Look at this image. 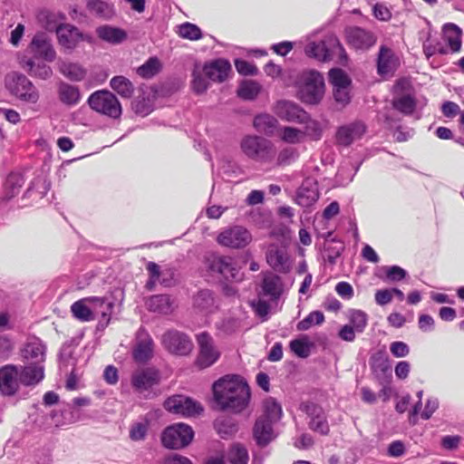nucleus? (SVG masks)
I'll return each instance as SVG.
<instances>
[{
	"label": "nucleus",
	"mask_w": 464,
	"mask_h": 464,
	"mask_svg": "<svg viewBox=\"0 0 464 464\" xmlns=\"http://www.w3.org/2000/svg\"><path fill=\"white\" fill-rule=\"evenodd\" d=\"M214 400L222 411L240 412L248 405L250 389L238 375H225L213 383Z\"/></svg>",
	"instance_id": "1"
},
{
	"label": "nucleus",
	"mask_w": 464,
	"mask_h": 464,
	"mask_svg": "<svg viewBox=\"0 0 464 464\" xmlns=\"http://www.w3.org/2000/svg\"><path fill=\"white\" fill-rule=\"evenodd\" d=\"M240 150L247 159L268 167L274 153V142L263 136L248 134L241 139Z\"/></svg>",
	"instance_id": "2"
},
{
	"label": "nucleus",
	"mask_w": 464,
	"mask_h": 464,
	"mask_svg": "<svg viewBox=\"0 0 464 464\" xmlns=\"http://www.w3.org/2000/svg\"><path fill=\"white\" fill-rule=\"evenodd\" d=\"M5 85L11 95L21 102L36 104L40 92L34 83L24 74L13 72L5 77Z\"/></svg>",
	"instance_id": "3"
},
{
	"label": "nucleus",
	"mask_w": 464,
	"mask_h": 464,
	"mask_svg": "<svg viewBox=\"0 0 464 464\" xmlns=\"http://www.w3.org/2000/svg\"><path fill=\"white\" fill-rule=\"evenodd\" d=\"M302 85L299 95L302 102L308 104H317L324 92L323 75L314 70L304 72L301 77Z\"/></svg>",
	"instance_id": "4"
},
{
	"label": "nucleus",
	"mask_w": 464,
	"mask_h": 464,
	"mask_svg": "<svg viewBox=\"0 0 464 464\" xmlns=\"http://www.w3.org/2000/svg\"><path fill=\"white\" fill-rule=\"evenodd\" d=\"M88 104L95 111L117 119L121 115V106L117 97L109 91H97L91 94Z\"/></svg>",
	"instance_id": "5"
},
{
	"label": "nucleus",
	"mask_w": 464,
	"mask_h": 464,
	"mask_svg": "<svg viewBox=\"0 0 464 464\" xmlns=\"http://www.w3.org/2000/svg\"><path fill=\"white\" fill-rule=\"evenodd\" d=\"M194 438L192 428L184 423H176L167 427L161 435V441L168 449H182L190 444Z\"/></svg>",
	"instance_id": "6"
},
{
	"label": "nucleus",
	"mask_w": 464,
	"mask_h": 464,
	"mask_svg": "<svg viewBox=\"0 0 464 464\" xmlns=\"http://www.w3.org/2000/svg\"><path fill=\"white\" fill-rule=\"evenodd\" d=\"M208 269L226 280L240 281L242 275L235 259L229 256L211 255L206 259Z\"/></svg>",
	"instance_id": "7"
},
{
	"label": "nucleus",
	"mask_w": 464,
	"mask_h": 464,
	"mask_svg": "<svg viewBox=\"0 0 464 464\" xmlns=\"http://www.w3.org/2000/svg\"><path fill=\"white\" fill-rule=\"evenodd\" d=\"M42 14L47 19L46 28L48 30L55 29L59 44L69 51L75 49L79 44L80 30L70 24H52L51 21L55 15L50 12Z\"/></svg>",
	"instance_id": "8"
},
{
	"label": "nucleus",
	"mask_w": 464,
	"mask_h": 464,
	"mask_svg": "<svg viewBox=\"0 0 464 464\" xmlns=\"http://www.w3.org/2000/svg\"><path fill=\"white\" fill-rule=\"evenodd\" d=\"M199 353L197 364L204 369L213 365L220 357V353L215 346L214 340L209 334L202 332L197 335Z\"/></svg>",
	"instance_id": "9"
},
{
	"label": "nucleus",
	"mask_w": 464,
	"mask_h": 464,
	"mask_svg": "<svg viewBox=\"0 0 464 464\" xmlns=\"http://www.w3.org/2000/svg\"><path fill=\"white\" fill-rule=\"evenodd\" d=\"M252 240L251 233L242 226H233L224 229L217 237L219 245L231 248H243Z\"/></svg>",
	"instance_id": "10"
},
{
	"label": "nucleus",
	"mask_w": 464,
	"mask_h": 464,
	"mask_svg": "<svg viewBox=\"0 0 464 464\" xmlns=\"http://www.w3.org/2000/svg\"><path fill=\"white\" fill-rule=\"evenodd\" d=\"M154 353V343L150 334L142 327L136 333L132 347V358L137 363H146Z\"/></svg>",
	"instance_id": "11"
},
{
	"label": "nucleus",
	"mask_w": 464,
	"mask_h": 464,
	"mask_svg": "<svg viewBox=\"0 0 464 464\" xmlns=\"http://www.w3.org/2000/svg\"><path fill=\"white\" fill-rule=\"evenodd\" d=\"M164 407L169 412L183 416H193L203 411L198 402L179 394L168 398L164 402Z\"/></svg>",
	"instance_id": "12"
},
{
	"label": "nucleus",
	"mask_w": 464,
	"mask_h": 464,
	"mask_svg": "<svg viewBox=\"0 0 464 464\" xmlns=\"http://www.w3.org/2000/svg\"><path fill=\"white\" fill-rule=\"evenodd\" d=\"M162 343L169 353L178 355L188 354L193 347L188 336L177 330L165 333L162 336Z\"/></svg>",
	"instance_id": "13"
},
{
	"label": "nucleus",
	"mask_w": 464,
	"mask_h": 464,
	"mask_svg": "<svg viewBox=\"0 0 464 464\" xmlns=\"http://www.w3.org/2000/svg\"><path fill=\"white\" fill-rule=\"evenodd\" d=\"M329 46L337 47L341 52H344L343 45L337 38L329 37L327 40L309 42L304 47V53L310 58L320 62H326L331 58Z\"/></svg>",
	"instance_id": "14"
},
{
	"label": "nucleus",
	"mask_w": 464,
	"mask_h": 464,
	"mask_svg": "<svg viewBox=\"0 0 464 464\" xmlns=\"http://www.w3.org/2000/svg\"><path fill=\"white\" fill-rule=\"evenodd\" d=\"M347 44L356 50H368L376 43L375 34L359 26H350L345 29Z\"/></svg>",
	"instance_id": "15"
},
{
	"label": "nucleus",
	"mask_w": 464,
	"mask_h": 464,
	"mask_svg": "<svg viewBox=\"0 0 464 464\" xmlns=\"http://www.w3.org/2000/svg\"><path fill=\"white\" fill-rule=\"evenodd\" d=\"M303 411L309 418L308 426L314 432L321 435H327L329 433V425L324 409L314 403L306 402L302 405Z\"/></svg>",
	"instance_id": "16"
},
{
	"label": "nucleus",
	"mask_w": 464,
	"mask_h": 464,
	"mask_svg": "<svg viewBox=\"0 0 464 464\" xmlns=\"http://www.w3.org/2000/svg\"><path fill=\"white\" fill-rule=\"evenodd\" d=\"M15 364H7L0 368V392L5 396H13L22 386Z\"/></svg>",
	"instance_id": "17"
},
{
	"label": "nucleus",
	"mask_w": 464,
	"mask_h": 464,
	"mask_svg": "<svg viewBox=\"0 0 464 464\" xmlns=\"http://www.w3.org/2000/svg\"><path fill=\"white\" fill-rule=\"evenodd\" d=\"M160 379V372L156 368H140L135 370L131 375V385L137 391H147L158 384Z\"/></svg>",
	"instance_id": "18"
},
{
	"label": "nucleus",
	"mask_w": 464,
	"mask_h": 464,
	"mask_svg": "<svg viewBox=\"0 0 464 464\" xmlns=\"http://www.w3.org/2000/svg\"><path fill=\"white\" fill-rule=\"evenodd\" d=\"M29 48L34 53L33 58H41L48 63L55 60L56 52L50 39L44 33H38L34 36Z\"/></svg>",
	"instance_id": "19"
},
{
	"label": "nucleus",
	"mask_w": 464,
	"mask_h": 464,
	"mask_svg": "<svg viewBox=\"0 0 464 464\" xmlns=\"http://www.w3.org/2000/svg\"><path fill=\"white\" fill-rule=\"evenodd\" d=\"M202 68L205 76L214 82H225L232 71L230 63L223 58L206 63Z\"/></svg>",
	"instance_id": "20"
},
{
	"label": "nucleus",
	"mask_w": 464,
	"mask_h": 464,
	"mask_svg": "<svg viewBox=\"0 0 464 464\" xmlns=\"http://www.w3.org/2000/svg\"><path fill=\"white\" fill-rule=\"evenodd\" d=\"M90 303L92 320L99 319V325L107 326L110 322L113 308V303L105 297L91 296L88 297Z\"/></svg>",
	"instance_id": "21"
},
{
	"label": "nucleus",
	"mask_w": 464,
	"mask_h": 464,
	"mask_svg": "<svg viewBox=\"0 0 464 464\" xmlns=\"http://www.w3.org/2000/svg\"><path fill=\"white\" fill-rule=\"evenodd\" d=\"M366 131V126L362 121H356L338 128L336 132L337 143L342 146H349L360 140Z\"/></svg>",
	"instance_id": "22"
},
{
	"label": "nucleus",
	"mask_w": 464,
	"mask_h": 464,
	"mask_svg": "<svg viewBox=\"0 0 464 464\" xmlns=\"http://www.w3.org/2000/svg\"><path fill=\"white\" fill-rule=\"evenodd\" d=\"M16 367L22 386L34 387L44 378L43 364L25 362L24 365L18 364Z\"/></svg>",
	"instance_id": "23"
},
{
	"label": "nucleus",
	"mask_w": 464,
	"mask_h": 464,
	"mask_svg": "<svg viewBox=\"0 0 464 464\" xmlns=\"http://www.w3.org/2000/svg\"><path fill=\"white\" fill-rule=\"evenodd\" d=\"M319 198L318 183L314 178H306L296 191L295 202L308 208L314 204Z\"/></svg>",
	"instance_id": "24"
},
{
	"label": "nucleus",
	"mask_w": 464,
	"mask_h": 464,
	"mask_svg": "<svg viewBox=\"0 0 464 464\" xmlns=\"http://www.w3.org/2000/svg\"><path fill=\"white\" fill-rule=\"evenodd\" d=\"M266 261L277 272L287 273L291 269V262L284 246L270 245L266 251Z\"/></svg>",
	"instance_id": "25"
},
{
	"label": "nucleus",
	"mask_w": 464,
	"mask_h": 464,
	"mask_svg": "<svg viewBox=\"0 0 464 464\" xmlns=\"http://www.w3.org/2000/svg\"><path fill=\"white\" fill-rule=\"evenodd\" d=\"M277 115L287 121L304 122L308 119V113L295 102L280 101L276 107Z\"/></svg>",
	"instance_id": "26"
},
{
	"label": "nucleus",
	"mask_w": 464,
	"mask_h": 464,
	"mask_svg": "<svg viewBox=\"0 0 464 464\" xmlns=\"http://www.w3.org/2000/svg\"><path fill=\"white\" fill-rule=\"evenodd\" d=\"M260 287L258 296L266 297L269 301H276L283 292V283L280 276L273 273L264 275Z\"/></svg>",
	"instance_id": "27"
},
{
	"label": "nucleus",
	"mask_w": 464,
	"mask_h": 464,
	"mask_svg": "<svg viewBox=\"0 0 464 464\" xmlns=\"http://www.w3.org/2000/svg\"><path fill=\"white\" fill-rule=\"evenodd\" d=\"M299 156L300 152L298 149L294 146H284L279 150H277L276 145L274 144V153H272L268 167L274 169L289 166L296 161Z\"/></svg>",
	"instance_id": "28"
},
{
	"label": "nucleus",
	"mask_w": 464,
	"mask_h": 464,
	"mask_svg": "<svg viewBox=\"0 0 464 464\" xmlns=\"http://www.w3.org/2000/svg\"><path fill=\"white\" fill-rule=\"evenodd\" d=\"M397 66V59L393 51L382 45L377 59V72L382 77L392 76Z\"/></svg>",
	"instance_id": "29"
},
{
	"label": "nucleus",
	"mask_w": 464,
	"mask_h": 464,
	"mask_svg": "<svg viewBox=\"0 0 464 464\" xmlns=\"http://www.w3.org/2000/svg\"><path fill=\"white\" fill-rule=\"evenodd\" d=\"M20 65L32 77L46 80L53 74L52 68L39 59L24 57L20 60Z\"/></svg>",
	"instance_id": "30"
},
{
	"label": "nucleus",
	"mask_w": 464,
	"mask_h": 464,
	"mask_svg": "<svg viewBox=\"0 0 464 464\" xmlns=\"http://www.w3.org/2000/svg\"><path fill=\"white\" fill-rule=\"evenodd\" d=\"M86 10L91 15L104 21L111 20L116 15L114 5L103 0H88Z\"/></svg>",
	"instance_id": "31"
},
{
	"label": "nucleus",
	"mask_w": 464,
	"mask_h": 464,
	"mask_svg": "<svg viewBox=\"0 0 464 464\" xmlns=\"http://www.w3.org/2000/svg\"><path fill=\"white\" fill-rule=\"evenodd\" d=\"M99 39L111 44H120L127 39L125 30L110 24L100 25L95 30Z\"/></svg>",
	"instance_id": "32"
},
{
	"label": "nucleus",
	"mask_w": 464,
	"mask_h": 464,
	"mask_svg": "<svg viewBox=\"0 0 464 464\" xmlns=\"http://www.w3.org/2000/svg\"><path fill=\"white\" fill-rule=\"evenodd\" d=\"M275 422L257 419L254 427V437L258 446L265 447L274 439L273 424Z\"/></svg>",
	"instance_id": "33"
},
{
	"label": "nucleus",
	"mask_w": 464,
	"mask_h": 464,
	"mask_svg": "<svg viewBox=\"0 0 464 464\" xmlns=\"http://www.w3.org/2000/svg\"><path fill=\"white\" fill-rule=\"evenodd\" d=\"M193 306L201 313H213L217 308L213 292L209 289L199 290L193 297Z\"/></svg>",
	"instance_id": "34"
},
{
	"label": "nucleus",
	"mask_w": 464,
	"mask_h": 464,
	"mask_svg": "<svg viewBox=\"0 0 464 464\" xmlns=\"http://www.w3.org/2000/svg\"><path fill=\"white\" fill-rule=\"evenodd\" d=\"M25 362L43 364L45 357V346L40 340L29 342L22 351Z\"/></svg>",
	"instance_id": "35"
},
{
	"label": "nucleus",
	"mask_w": 464,
	"mask_h": 464,
	"mask_svg": "<svg viewBox=\"0 0 464 464\" xmlns=\"http://www.w3.org/2000/svg\"><path fill=\"white\" fill-rule=\"evenodd\" d=\"M392 106L403 115L410 116L416 109L417 101L410 92L398 93L393 98Z\"/></svg>",
	"instance_id": "36"
},
{
	"label": "nucleus",
	"mask_w": 464,
	"mask_h": 464,
	"mask_svg": "<svg viewBox=\"0 0 464 464\" xmlns=\"http://www.w3.org/2000/svg\"><path fill=\"white\" fill-rule=\"evenodd\" d=\"M443 40L451 53L459 52L461 48V30L454 24L443 26Z\"/></svg>",
	"instance_id": "37"
},
{
	"label": "nucleus",
	"mask_w": 464,
	"mask_h": 464,
	"mask_svg": "<svg viewBox=\"0 0 464 464\" xmlns=\"http://www.w3.org/2000/svg\"><path fill=\"white\" fill-rule=\"evenodd\" d=\"M58 97L62 103L67 106H74L81 100V93L78 87L61 82L58 84Z\"/></svg>",
	"instance_id": "38"
},
{
	"label": "nucleus",
	"mask_w": 464,
	"mask_h": 464,
	"mask_svg": "<svg viewBox=\"0 0 464 464\" xmlns=\"http://www.w3.org/2000/svg\"><path fill=\"white\" fill-rule=\"evenodd\" d=\"M146 304L148 309L162 314H170L173 311V302L168 295H156L150 297Z\"/></svg>",
	"instance_id": "39"
},
{
	"label": "nucleus",
	"mask_w": 464,
	"mask_h": 464,
	"mask_svg": "<svg viewBox=\"0 0 464 464\" xmlns=\"http://www.w3.org/2000/svg\"><path fill=\"white\" fill-rule=\"evenodd\" d=\"M24 183V176L18 172L10 173L5 182L4 199L10 200L20 193Z\"/></svg>",
	"instance_id": "40"
},
{
	"label": "nucleus",
	"mask_w": 464,
	"mask_h": 464,
	"mask_svg": "<svg viewBox=\"0 0 464 464\" xmlns=\"http://www.w3.org/2000/svg\"><path fill=\"white\" fill-rule=\"evenodd\" d=\"M225 459L229 464H248V450L245 445L235 442L227 449Z\"/></svg>",
	"instance_id": "41"
},
{
	"label": "nucleus",
	"mask_w": 464,
	"mask_h": 464,
	"mask_svg": "<svg viewBox=\"0 0 464 464\" xmlns=\"http://www.w3.org/2000/svg\"><path fill=\"white\" fill-rule=\"evenodd\" d=\"M277 123V120L267 113L258 114L253 121V126L256 131L266 135H272L276 129Z\"/></svg>",
	"instance_id": "42"
},
{
	"label": "nucleus",
	"mask_w": 464,
	"mask_h": 464,
	"mask_svg": "<svg viewBox=\"0 0 464 464\" xmlns=\"http://www.w3.org/2000/svg\"><path fill=\"white\" fill-rule=\"evenodd\" d=\"M370 365L372 372L377 376H386L391 373V366L389 361L382 352L372 354L370 358Z\"/></svg>",
	"instance_id": "43"
},
{
	"label": "nucleus",
	"mask_w": 464,
	"mask_h": 464,
	"mask_svg": "<svg viewBox=\"0 0 464 464\" xmlns=\"http://www.w3.org/2000/svg\"><path fill=\"white\" fill-rule=\"evenodd\" d=\"M110 85L122 98L129 99L134 92V86L132 82L121 75L111 78Z\"/></svg>",
	"instance_id": "44"
},
{
	"label": "nucleus",
	"mask_w": 464,
	"mask_h": 464,
	"mask_svg": "<svg viewBox=\"0 0 464 464\" xmlns=\"http://www.w3.org/2000/svg\"><path fill=\"white\" fill-rule=\"evenodd\" d=\"M59 70L63 75L71 81L80 82L86 74L85 70L78 63L62 62Z\"/></svg>",
	"instance_id": "45"
},
{
	"label": "nucleus",
	"mask_w": 464,
	"mask_h": 464,
	"mask_svg": "<svg viewBox=\"0 0 464 464\" xmlns=\"http://www.w3.org/2000/svg\"><path fill=\"white\" fill-rule=\"evenodd\" d=\"M264 413L259 419H264L268 421L276 422L282 416V408L280 404L273 398L265 400Z\"/></svg>",
	"instance_id": "46"
},
{
	"label": "nucleus",
	"mask_w": 464,
	"mask_h": 464,
	"mask_svg": "<svg viewBox=\"0 0 464 464\" xmlns=\"http://www.w3.org/2000/svg\"><path fill=\"white\" fill-rule=\"evenodd\" d=\"M72 315L82 322L92 321L88 297L74 302L71 306Z\"/></svg>",
	"instance_id": "47"
},
{
	"label": "nucleus",
	"mask_w": 464,
	"mask_h": 464,
	"mask_svg": "<svg viewBox=\"0 0 464 464\" xmlns=\"http://www.w3.org/2000/svg\"><path fill=\"white\" fill-rule=\"evenodd\" d=\"M50 189V183L43 177H37L31 182L25 191V197L31 198L34 195L35 198H43Z\"/></svg>",
	"instance_id": "48"
},
{
	"label": "nucleus",
	"mask_w": 464,
	"mask_h": 464,
	"mask_svg": "<svg viewBox=\"0 0 464 464\" xmlns=\"http://www.w3.org/2000/svg\"><path fill=\"white\" fill-rule=\"evenodd\" d=\"M161 67V63L157 57H150L138 67L137 73L144 79H150L160 72Z\"/></svg>",
	"instance_id": "49"
},
{
	"label": "nucleus",
	"mask_w": 464,
	"mask_h": 464,
	"mask_svg": "<svg viewBox=\"0 0 464 464\" xmlns=\"http://www.w3.org/2000/svg\"><path fill=\"white\" fill-rule=\"evenodd\" d=\"M291 351L300 358H307L310 355L313 346L306 335L294 339L290 342Z\"/></svg>",
	"instance_id": "50"
},
{
	"label": "nucleus",
	"mask_w": 464,
	"mask_h": 464,
	"mask_svg": "<svg viewBox=\"0 0 464 464\" xmlns=\"http://www.w3.org/2000/svg\"><path fill=\"white\" fill-rule=\"evenodd\" d=\"M208 79L203 72V68L200 69L198 65L195 66L192 72L191 87L197 94L204 93L209 87Z\"/></svg>",
	"instance_id": "51"
},
{
	"label": "nucleus",
	"mask_w": 464,
	"mask_h": 464,
	"mask_svg": "<svg viewBox=\"0 0 464 464\" xmlns=\"http://www.w3.org/2000/svg\"><path fill=\"white\" fill-rule=\"evenodd\" d=\"M261 86L255 81H244L238 90L237 94L244 100H254L260 92Z\"/></svg>",
	"instance_id": "52"
},
{
	"label": "nucleus",
	"mask_w": 464,
	"mask_h": 464,
	"mask_svg": "<svg viewBox=\"0 0 464 464\" xmlns=\"http://www.w3.org/2000/svg\"><path fill=\"white\" fill-rule=\"evenodd\" d=\"M280 139L288 144H297L304 141V133L297 128L285 126L281 129Z\"/></svg>",
	"instance_id": "53"
},
{
	"label": "nucleus",
	"mask_w": 464,
	"mask_h": 464,
	"mask_svg": "<svg viewBox=\"0 0 464 464\" xmlns=\"http://www.w3.org/2000/svg\"><path fill=\"white\" fill-rule=\"evenodd\" d=\"M146 269L149 273V280L146 283V288L149 291H153L160 277L165 275V272L161 270L160 266L155 262L150 261L146 265Z\"/></svg>",
	"instance_id": "54"
},
{
	"label": "nucleus",
	"mask_w": 464,
	"mask_h": 464,
	"mask_svg": "<svg viewBox=\"0 0 464 464\" xmlns=\"http://www.w3.org/2000/svg\"><path fill=\"white\" fill-rule=\"evenodd\" d=\"M350 325L357 333H362L367 325L368 315L362 310H351L349 315Z\"/></svg>",
	"instance_id": "55"
},
{
	"label": "nucleus",
	"mask_w": 464,
	"mask_h": 464,
	"mask_svg": "<svg viewBox=\"0 0 464 464\" xmlns=\"http://www.w3.org/2000/svg\"><path fill=\"white\" fill-rule=\"evenodd\" d=\"M324 321V315L320 311L311 312L307 316H305L303 320H301L296 328L298 331H306L310 329L314 324H321Z\"/></svg>",
	"instance_id": "56"
},
{
	"label": "nucleus",
	"mask_w": 464,
	"mask_h": 464,
	"mask_svg": "<svg viewBox=\"0 0 464 464\" xmlns=\"http://www.w3.org/2000/svg\"><path fill=\"white\" fill-rule=\"evenodd\" d=\"M329 81L333 84L334 88L349 87L351 83L346 72L340 68L330 70Z\"/></svg>",
	"instance_id": "57"
},
{
	"label": "nucleus",
	"mask_w": 464,
	"mask_h": 464,
	"mask_svg": "<svg viewBox=\"0 0 464 464\" xmlns=\"http://www.w3.org/2000/svg\"><path fill=\"white\" fill-rule=\"evenodd\" d=\"M179 34L180 37L188 40H198L202 37V32L200 28L191 23H184L179 27Z\"/></svg>",
	"instance_id": "58"
},
{
	"label": "nucleus",
	"mask_w": 464,
	"mask_h": 464,
	"mask_svg": "<svg viewBox=\"0 0 464 464\" xmlns=\"http://www.w3.org/2000/svg\"><path fill=\"white\" fill-rule=\"evenodd\" d=\"M344 249L343 243L341 241H333L328 243L324 248L325 259L331 265L336 263V259L341 256Z\"/></svg>",
	"instance_id": "59"
},
{
	"label": "nucleus",
	"mask_w": 464,
	"mask_h": 464,
	"mask_svg": "<svg viewBox=\"0 0 464 464\" xmlns=\"http://www.w3.org/2000/svg\"><path fill=\"white\" fill-rule=\"evenodd\" d=\"M131 108L136 114L142 117L149 115L153 110L150 99L144 96H139L134 99L131 102Z\"/></svg>",
	"instance_id": "60"
},
{
	"label": "nucleus",
	"mask_w": 464,
	"mask_h": 464,
	"mask_svg": "<svg viewBox=\"0 0 464 464\" xmlns=\"http://www.w3.org/2000/svg\"><path fill=\"white\" fill-rule=\"evenodd\" d=\"M385 282H399L407 276V271L399 266H384Z\"/></svg>",
	"instance_id": "61"
},
{
	"label": "nucleus",
	"mask_w": 464,
	"mask_h": 464,
	"mask_svg": "<svg viewBox=\"0 0 464 464\" xmlns=\"http://www.w3.org/2000/svg\"><path fill=\"white\" fill-rule=\"evenodd\" d=\"M304 135H308L313 140H320L323 135V127L318 121L306 120Z\"/></svg>",
	"instance_id": "62"
},
{
	"label": "nucleus",
	"mask_w": 464,
	"mask_h": 464,
	"mask_svg": "<svg viewBox=\"0 0 464 464\" xmlns=\"http://www.w3.org/2000/svg\"><path fill=\"white\" fill-rule=\"evenodd\" d=\"M216 428L222 439H227L237 431V426L230 420L217 421Z\"/></svg>",
	"instance_id": "63"
},
{
	"label": "nucleus",
	"mask_w": 464,
	"mask_h": 464,
	"mask_svg": "<svg viewBox=\"0 0 464 464\" xmlns=\"http://www.w3.org/2000/svg\"><path fill=\"white\" fill-rule=\"evenodd\" d=\"M148 425L143 422H136L130 429V438L131 440L140 441L146 438Z\"/></svg>",
	"instance_id": "64"
}]
</instances>
